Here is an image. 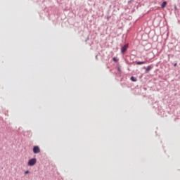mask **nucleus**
Listing matches in <instances>:
<instances>
[{
  "instance_id": "1",
  "label": "nucleus",
  "mask_w": 180,
  "mask_h": 180,
  "mask_svg": "<svg viewBox=\"0 0 180 180\" xmlns=\"http://www.w3.org/2000/svg\"><path fill=\"white\" fill-rule=\"evenodd\" d=\"M36 162H37V160H36V158H32L28 161V165L29 167H33L34 165H36Z\"/></svg>"
},
{
  "instance_id": "2",
  "label": "nucleus",
  "mask_w": 180,
  "mask_h": 180,
  "mask_svg": "<svg viewBox=\"0 0 180 180\" xmlns=\"http://www.w3.org/2000/svg\"><path fill=\"white\" fill-rule=\"evenodd\" d=\"M127 49H129V44H125L124 46L121 48V52L122 53H126Z\"/></svg>"
},
{
  "instance_id": "3",
  "label": "nucleus",
  "mask_w": 180,
  "mask_h": 180,
  "mask_svg": "<svg viewBox=\"0 0 180 180\" xmlns=\"http://www.w3.org/2000/svg\"><path fill=\"white\" fill-rule=\"evenodd\" d=\"M33 153H34V154H39V153H40V147L34 146L33 147Z\"/></svg>"
},
{
  "instance_id": "4",
  "label": "nucleus",
  "mask_w": 180,
  "mask_h": 180,
  "mask_svg": "<svg viewBox=\"0 0 180 180\" xmlns=\"http://www.w3.org/2000/svg\"><path fill=\"white\" fill-rule=\"evenodd\" d=\"M153 70V66L149 65L146 68V72H149V71H151Z\"/></svg>"
},
{
  "instance_id": "5",
  "label": "nucleus",
  "mask_w": 180,
  "mask_h": 180,
  "mask_svg": "<svg viewBox=\"0 0 180 180\" xmlns=\"http://www.w3.org/2000/svg\"><path fill=\"white\" fill-rule=\"evenodd\" d=\"M165 6H167V1H163V3L161 4V8H162V9H164V8H165Z\"/></svg>"
},
{
  "instance_id": "6",
  "label": "nucleus",
  "mask_w": 180,
  "mask_h": 180,
  "mask_svg": "<svg viewBox=\"0 0 180 180\" xmlns=\"http://www.w3.org/2000/svg\"><path fill=\"white\" fill-rule=\"evenodd\" d=\"M146 61L137 62V63H136L137 65H141V64H146Z\"/></svg>"
},
{
  "instance_id": "7",
  "label": "nucleus",
  "mask_w": 180,
  "mask_h": 180,
  "mask_svg": "<svg viewBox=\"0 0 180 180\" xmlns=\"http://www.w3.org/2000/svg\"><path fill=\"white\" fill-rule=\"evenodd\" d=\"M131 80H132L133 81V82H136V81H137V78H136V77H131Z\"/></svg>"
},
{
  "instance_id": "8",
  "label": "nucleus",
  "mask_w": 180,
  "mask_h": 180,
  "mask_svg": "<svg viewBox=\"0 0 180 180\" xmlns=\"http://www.w3.org/2000/svg\"><path fill=\"white\" fill-rule=\"evenodd\" d=\"M113 61H115V63H117V59L116 58H113Z\"/></svg>"
},
{
  "instance_id": "9",
  "label": "nucleus",
  "mask_w": 180,
  "mask_h": 180,
  "mask_svg": "<svg viewBox=\"0 0 180 180\" xmlns=\"http://www.w3.org/2000/svg\"><path fill=\"white\" fill-rule=\"evenodd\" d=\"M25 174H29V170L25 171Z\"/></svg>"
},
{
  "instance_id": "10",
  "label": "nucleus",
  "mask_w": 180,
  "mask_h": 180,
  "mask_svg": "<svg viewBox=\"0 0 180 180\" xmlns=\"http://www.w3.org/2000/svg\"><path fill=\"white\" fill-rule=\"evenodd\" d=\"M176 65H178V64L177 63H174V67H176Z\"/></svg>"
},
{
  "instance_id": "11",
  "label": "nucleus",
  "mask_w": 180,
  "mask_h": 180,
  "mask_svg": "<svg viewBox=\"0 0 180 180\" xmlns=\"http://www.w3.org/2000/svg\"><path fill=\"white\" fill-rule=\"evenodd\" d=\"M118 71H120V68H118Z\"/></svg>"
}]
</instances>
